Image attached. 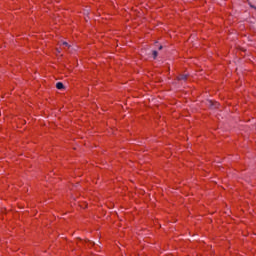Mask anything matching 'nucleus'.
<instances>
[{"label":"nucleus","mask_w":256,"mask_h":256,"mask_svg":"<svg viewBox=\"0 0 256 256\" xmlns=\"http://www.w3.org/2000/svg\"><path fill=\"white\" fill-rule=\"evenodd\" d=\"M62 45H65V47H71L67 42H63Z\"/></svg>","instance_id":"nucleus-5"},{"label":"nucleus","mask_w":256,"mask_h":256,"mask_svg":"<svg viewBox=\"0 0 256 256\" xmlns=\"http://www.w3.org/2000/svg\"><path fill=\"white\" fill-rule=\"evenodd\" d=\"M57 53H61V49L57 48L56 49Z\"/></svg>","instance_id":"nucleus-6"},{"label":"nucleus","mask_w":256,"mask_h":256,"mask_svg":"<svg viewBox=\"0 0 256 256\" xmlns=\"http://www.w3.org/2000/svg\"><path fill=\"white\" fill-rule=\"evenodd\" d=\"M208 106L211 107L212 109H217L219 107V102H213V101H208Z\"/></svg>","instance_id":"nucleus-1"},{"label":"nucleus","mask_w":256,"mask_h":256,"mask_svg":"<svg viewBox=\"0 0 256 256\" xmlns=\"http://www.w3.org/2000/svg\"><path fill=\"white\" fill-rule=\"evenodd\" d=\"M250 7H252V9H255V10H256V7H255V6H253V5H250Z\"/></svg>","instance_id":"nucleus-7"},{"label":"nucleus","mask_w":256,"mask_h":256,"mask_svg":"<svg viewBox=\"0 0 256 256\" xmlns=\"http://www.w3.org/2000/svg\"><path fill=\"white\" fill-rule=\"evenodd\" d=\"M56 88L59 89V90H61V89H64V88H65V85H63L62 82H58V83H56Z\"/></svg>","instance_id":"nucleus-3"},{"label":"nucleus","mask_w":256,"mask_h":256,"mask_svg":"<svg viewBox=\"0 0 256 256\" xmlns=\"http://www.w3.org/2000/svg\"><path fill=\"white\" fill-rule=\"evenodd\" d=\"M163 49V46H159V50Z\"/></svg>","instance_id":"nucleus-8"},{"label":"nucleus","mask_w":256,"mask_h":256,"mask_svg":"<svg viewBox=\"0 0 256 256\" xmlns=\"http://www.w3.org/2000/svg\"><path fill=\"white\" fill-rule=\"evenodd\" d=\"M152 55H153V59H157V55H159V53L157 52V50H154L152 52Z\"/></svg>","instance_id":"nucleus-4"},{"label":"nucleus","mask_w":256,"mask_h":256,"mask_svg":"<svg viewBox=\"0 0 256 256\" xmlns=\"http://www.w3.org/2000/svg\"><path fill=\"white\" fill-rule=\"evenodd\" d=\"M187 74H181L178 76V81H187Z\"/></svg>","instance_id":"nucleus-2"}]
</instances>
